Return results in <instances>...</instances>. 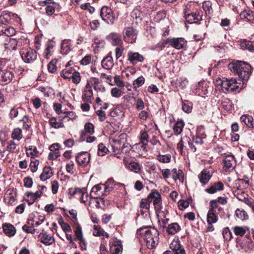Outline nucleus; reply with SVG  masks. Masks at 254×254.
<instances>
[{
    "mask_svg": "<svg viewBox=\"0 0 254 254\" xmlns=\"http://www.w3.org/2000/svg\"><path fill=\"white\" fill-rule=\"evenodd\" d=\"M137 235L144 240L149 249H152L158 245L159 233L154 227H142L137 230Z\"/></svg>",
    "mask_w": 254,
    "mask_h": 254,
    "instance_id": "1",
    "label": "nucleus"
},
{
    "mask_svg": "<svg viewBox=\"0 0 254 254\" xmlns=\"http://www.w3.org/2000/svg\"><path fill=\"white\" fill-rule=\"evenodd\" d=\"M228 67L232 72L237 74L242 79L243 84L248 80L252 73L251 65L242 61L230 63Z\"/></svg>",
    "mask_w": 254,
    "mask_h": 254,
    "instance_id": "2",
    "label": "nucleus"
},
{
    "mask_svg": "<svg viewBox=\"0 0 254 254\" xmlns=\"http://www.w3.org/2000/svg\"><path fill=\"white\" fill-rule=\"evenodd\" d=\"M20 54L22 60L25 63H32L37 59V53L35 50L22 48L20 50Z\"/></svg>",
    "mask_w": 254,
    "mask_h": 254,
    "instance_id": "3",
    "label": "nucleus"
},
{
    "mask_svg": "<svg viewBox=\"0 0 254 254\" xmlns=\"http://www.w3.org/2000/svg\"><path fill=\"white\" fill-rule=\"evenodd\" d=\"M113 182L112 179H109L105 184H99L94 186L91 191L90 195L91 198H98L105 195V192L107 189L110 190V188H107V183Z\"/></svg>",
    "mask_w": 254,
    "mask_h": 254,
    "instance_id": "4",
    "label": "nucleus"
},
{
    "mask_svg": "<svg viewBox=\"0 0 254 254\" xmlns=\"http://www.w3.org/2000/svg\"><path fill=\"white\" fill-rule=\"evenodd\" d=\"M100 16L102 19L109 24H113L115 21V16L112 10L108 6H103L100 11Z\"/></svg>",
    "mask_w": 254,
    "mask_h": 254,
    "instance_id": "5",
    "label": "nucleus"
},
{
    "mask_svg": "<svg viewBox=\"0 0 254 254\" xmlns=\"http://www.w3.org/2000/svg\"><path fill=\"white\" fill-rule=\"evenodd\" d=\"M172 251H166L163 254H186L184 247L179 240L173 241L170 245Z\"/></svg>",
    "mask_w": 254,
    "mask_h": 254,
    "instance_id": "6",
    "label": "nucleus"
},
{
    "mask_svg": "<svg viewBox=\"0 0 254 254\" xmlns=\"http://www.w3.org/2000/svg\"><path fill=\"white\" fill-rule=\"evenodd\" d=\"M148 199L150 203L153 202L156 212H159L161 209V199L160 193L157 190L152 191L149 194Z\"/></svg>",
    "mask_w": 254,
    "mask_h": 254,
    "instance_id": "7",
    "label": "nucleus"
},
{
    "mask_svg": "<svg viewBox=\"0 0 254 254\" xmlns=\"http://www.w3.org/2000/svg\"><path fill=\"white\" fill-rule=\"evenodd\" d=\"M123 36L124 41L128 43L135 42L137 38V32L132 27H127L124 30Z\"/></svg>",
    "mask_w": 254,
    "mask_h": 254,
    "instance_id": "8",
    "label": "nucleus"
},
{
    "mask_svg": "<svg viewBox=\"0 0 254 254\" xmlns=\"http://www.w3.org/2000/svg\"><path fill=\"white\" fill-rule=\"evenodd\" d=\"M6 21L3 16H0V31L8 37L14 35L16 33L15 29L6 25Z\"/></svg>",
    "mask_w": 254,
    "mask_h": 254,
    "instance_id": "9",
    "label": "nucleus"
},
{
    "mask_svg": "<svg viewBox=\"0 0 254 254\" xmlns=\"http://www.w3.org/2000/svg\"><path fill=\"white\" fill-rule=\"evenodd\" d=\"M110 252L111 254H121L123 247L121 242L116 238H112L110 240Z\"/></svg>",
    "mask_w": 254,
    "mask_h": 254,
    "instance_id": "10",
    "label": "nucleus"
},
{
    "mask_svg": "<svg viewBox=\"0 0 254 254\" xmlns=\"http://www.w3.org/2000/svg\"><path fill=\"white\" fill-rule=\"evenodd\" d=\"M210 205L211 208L207 214V223H215L218 221L216 210H215V208L217 207L216 202L215 201H210Z\"/></svg>",
    "mask_w": 254,
    "mask_h": 254,
    "instance_id": "11",
    "label": "nucleus"
},
{
    "mask_svg": "<svg viewBox=\"0 0 254 254\" xmlns=\"http://www.w3.org/2000/svg\"><path fill=\"white\" fill-rule=\"evenodd\" d=\"M223 163L224 170L225 172H230L235 168L236 161L233 155H228L223 159Z\"/></svg>",
    "mask_w": 254,
    "mask_h": 254,
    "instance_id": "12",
    "label": "nucleus"
},
{
    "mask_svg": "<svg viewBox=\"0 0 254 254\" xmlns=\"http://www.w3.org/2000/svg\"><path fill=\"white\" fill-rule=\"evenodd\" d=\"M90 154L87 152H81L76 156V161L81 167H86L90 162Z\"/></svg>",
    "mask_w": 254,
    "mask_h": 254,
    "instance_id": "13",
    "label": "nucleus"
},
{
    "mask_svg": "<svg viewBox=\"0 0 254 254\" xmlns=\"http://www.w3.org/2000/svg\"><path fill=\"white\" fill-rule=\"evenodd\" d=\"M202 18V11L200 10L194 9L190 14H187L185 19L187 22L190 23H197Z\"/></svg>",
    "mask_w": 254,
    "mask_h": 254,
    "instance_id": "14",
    "label": "nucleus"
},
{
    "mask_svg": "<svg viewBox=\"0 0 254 254\" xmlns=\"http://www.w3.org/2000/svg\"><path fill=\"white\" fill-rule=\"evenodd\" d=\"M13 76L12 70L0 69V84H7L12 80Z\"/></svg>",
    "mask_w": 254,
    "mask_h": 254,
    "instance_id": "15",
    "label": "nucleus"
},
{
    "mask_svg": "<svg viewBox=\"0 0 254 254\" xmlns=\"http://www.w3.org/2000/svg\"><path fill=\"white\" fill-rule=\"evenodd\" d=\"M213 171L210 168L203 169L198 175L200 182L203 185L207 184L212 176Z\"/></svg>",
    "mask_w": 254,
    "mask_h": 254,
    "instance_id": "16",
    "label": "nucleus"
},
{
    "mask_svg": "<svg viewBox=\"0 0 254 254\" xmlns=\"http://www.w3.org/2000/svg\"><path fill=\"white\" fill-rule=\"evenodd\" d=\"M128 61L133 65L136 64L138 62H142L144 60V57L137 52L129 51L127 55Z\"/></svg>",
    "mask_w": 254,
    "mask_h": 254,
    "instance_id": "17",
    "label": "nucleus"
},
{
    "mask_svg": "<svg viewBox=\"0 0 254 254\" xmlns=\"http://www.w3.org/2000/svg\"><path fill=\"white\" fill-rule=\"evenodd\" d=\"M224 190V184L221 181H218L211 184V185L205 190V191L209 194H213L217 191Z\"/></svg>",
    "mask_w": 254,
    "mask_h": 254,
    "instance_id": "18",
    "label": "nucleus"
},
{
    "mask_svg": "<svg viewBox=\"0 0 254 254\" xmlns=\"http://www.w3.org/2000/svg\"><path fill=\"white\" fill-rule=\"evenodd\" d=\"M167 41L172 47L178 50L183 48L186 43L184 39L182 38L168 39Z\"/></svg>",
    "mask_w": 254,
    "mask_h": 254,
    "instance_id": "19",
    "label": "nucleus"
},
{
    "mask_svg": "<svg viewBox=\"0 0 254 254\" xmlns=\"http://www.w3.org/2000/svg\"><path fill=\"white\" fill-rule=\"evenodd\" d=\"M59 148L60 144L59 143H55L50 146L49 149L51 152L49 153L48 155V158L50 160H55L60 156Z\"/></svg>",
    "mask_w": 254,
    "mask_h": 254,
    "instance_id": "20",
    "label": "nucleus"
},
{
    "mask_svg": "<svg viewBox=\"0 0 254 254\" xmlns=\"http://www.w3.org/2000/svg\"><path fill=\"white\" fill-rule=\"evenodd\" d=\"M216 84L221 87L223 92L225 93L229 92L230 79L225 78H223L222 79L219 78L216 80Z\"/></svg>",
    "mask_w": 254,
    "mask_h": 254,
    "instance_id": "21",
    "label": "nucleus"
},
{
    "mask_svg": "<svg viewBox=\"0 0 254 254\" xmlns=\"http://www.w3.org/2000/svg\"><path fill=\"white\" fill-rule=\"evenodd\" d=\"M105 44L104 40L98 37H94L92 44L94 53H98L101 49L104 47Z\"/></svg>",
    "mask_w": 254,
    "mask_h": 254,
    "instance_id": "22",
    "label": "nucleus"
},
{
    "mask_svg": "<svg viewBox=\"0 0 254 254\" xmlns=\"http://www.w3.org/2000/svg\"><path fill=\"white\" fill-rule=\"evenodd\" d=\"M94 132V126L90 123H86L84 126V129L80 132V140L81 141L85 140V138L86 134H91Z\"/></svg>",
    "mask_w": 254,
    "mask_h": 254,
    "instance_id": "23",
    "label": "nucleus"
},
{
    "mask_svg": "<svg viewBox=\"0 0 254 254\" xmlns=\"http://www.w3.org/2000/svg\"><path fill=\"white\" fill-rule=\"evenodd\" d=\"M109 42L114 46L120 45L122 41L120 35L117 33H111L107 37Z\"/></svg>",
    "mask_w": 254,
    "mask_h": 254,
    "instance_id": "24",
    "label": "nucleus"
},
{
    "mask_svg": "<svg viewBox=\"0 0 254 254\" xmlns=\"http://www.w3.org/2000/svg\"><path fill=\"white\" fill-rule=\"evenodd\" d=\"M124 162L126 167L131 171L135 173H139L140 172L141 166L139 163L135 162L128 163L125 159Z\"/></svg>",
    "mask_w": 254,
    "mask_h": 254,
    "instance_id": "25",
    "label": "nucleus"
},
{
    "mask_svg": "<svg viewBox=\"0 0 254 254\" xmlns=\"http://www.w3.org/2000/svg\"><path fill=\"white\" fill-rule=\"evenodd\" d=\"M103 68L107 70L111 69L114 66L113 58L110 56H108L103 59L101 62Z\"/></svg>",
    "mask_w": 254,
    "mask_h": 254,
    "instance_id": "26",
    "label": "nucleus"
},
{
    "mask_svg": "<svg viewBox=\"0 0 254 254\" xmlns=\"http://www.w3.org/2000/svg\"><path fill=\"white\" fill-rule=\"evenodd\" d=\"M10 43H11L13 46L11 47L12 50H16L17 46L21 47L22 46H27V40L24 39H19L16 40L15 39L10 38Z\"/></svg>",
    "mask_w": 254,
    "mask_h": 254,
    "instance_id": "27",
    "label": "nucleus"
},
{
    "mask_svg": "<svg viewBox=\"0 0 254 254\" xmlns=\"http://www.w3.org/2000/svg\"><path fill=\"white\" fill-rule=\"evenodd\" d=\"M71 50L70 41L66 39L63 40L61 44V53L64 55H67Z\"/></svg>",
    "mask_w": 254,
    "mask_h": 254,
    "instance_id": "28",
    "label": "nucleus"
},
{
    "mask_svg": "<svg viewBox=\"0 0 254 254\" xmlns=\"http://www.w3.org/2000/svg\"><path fill=\"white\" fill-rule=\"evenodd\" d=\"M40 237H41V242L47 246L51 245L55 242V239L47 233H41Z\"/></svg>",
    "mask_w": 254,
    "mask_h": 254,
    "instance_id": "29",
    "label": "nucleus"
},
{
    "mask_svg": "<svg viewBox=\"0 0 254 254\" xmlns=\"http://www.w3.org/2000/svg\"><path fill=\"white\" fill-rule=\"evenodd\" d=\"M171 172L172 174V178L175 181L179 180L181 183L184 182V173L182 170L174 168Z\"/></svg>",
    "mask_w": 254,
    "mask_h": 254,
    "instance_id": "30",
    "label": "nucleus"
},
{
    "mask_svg": "<svg viewBox=\"0 0 254 254\" xmlns=\"http://www.w3.org/2000/svg\"><path fill=\"white\" fill-rule=\"evenodd\" d=\"M181 230V227L177 223H172L169 224L167 228V232L171 235H174L179 232Z\"/></svg>",
    "mask_w": 254,
    "mask_h": 254,
    "instance_id": "31",
    "label": "nucleus"
},
{
    "mask_svg": "<svg viewBox=\"0 0 254 254\" xmlns=\"http://www.w3.org/2000/svg\"><path fill=\"white\" fill-rule=\"evenodd\" d=\"M49 123L51 127L56 129L64 127V125L63 122L61 120L58 121L57 119L55 117L51 118L49 120Z\"/></svg>",
    "mask_w": 254,
    "mask_h": 254,
    "instance_id": "32",
    "label": "nucleus"
},
{
    "mask_svg": "<svg viewBox=\"0 0 254 254\" xmlns=\"http://www.w3.org/2000/svg\"><path fill=\"white\" fill-rule=\"evenodd\" d=\"M3 230L4 233L9 237L14 236L16 233L15 227L10 224H4L3 226Z\"/></svg>",
    "mask_w": 254,
    "mask_h": 254,
    "instance_id": "33",
    "label": "nucleus"
},
{
    "mask_svg": "<svg viewBox=\"0 0 254 254\" xmlns=\"http://www.w3.org/2000/svg\"><path fill=\"white\" fill-rule=\"evenodd\" d=\"M26 153L28 156L31 158H34L35 157H38L39 155V151L37 150L35 146H29L26 148Z\"/></svg>",
    "mask_w": 254,
    "mask_h": 254,
    "instance_id": "34",
    "label": "nucleus"
},
{
    "mask_svg": "<svg viewBox=\"0 0 254 254\" xmlns=\"http://www.w3.org/2000/svg\"><path fill=\"white\" fill-rule=\"evenodd\" d=\"M35 222L33 219L29 218L27 221V223L29 226L24 225L22 226V229L23 231L27 233L34 234L35 232L34 229V222Z\"/></svg>",
    "mask_w": 254,
    "mask_h": 254,
    "instance_id": "35",
    "label": "nucleus"
},
{
    "mask_svg": "<svg viewBox=\"0 0 254 254\" xmlns=\"http://www.w3.org/2000/svg\"><path fill=\"white\" fill-rule=\"evenodd\" d=\"M82 99L84 102L91 103L93 100V93L92 90H84Z\"/></svg>",
    "mask_w": 254,
    "mask_h": 254,
    "instance_id": "36",
    "label": "nucleus"
},
{
    "mask_svg": "<svg viewBox=\"0 0 254 254\" xmlns=\"http://www.w3.org/2000/svg\"><path fill=\"white\" fill-rule=\"evenodd\" d=\"M230 90L229 92L234 91H239L242 87L240 86V84L237 82L235 78L230 79Z\"/></svg>",
    "mask_w": 254,
    "mask_h": 254,
    "instance_id": "37",
    "label": "nucleus"
},
{
    "mask_svg": "<svg viewBox=\"0 0 254 254\" xmlns=\"http://www.w3.org/2000/svg\"><path fill=\"white\" fill-rule=\"evenodd\" d=\"M52 175L53 173L51 171V168L50 167H45L40 178L42 181H45L50 178Z\"/></svg>",
    "mask_w": 254,
    "mask_h": 254,
    "instance_id": "38",
    "label": "nucleus"
},
{
    "mask_svg": "<svg viewBox=\"0 0 254 254\" xmlns=\"http://www.w3.org/2000/svg\"><path fill=\"white\" fill-rule=\"evenodd\" d=\"M75 71V69L72 67H67L65 69L62 71L61 76L64 79H70Z\"/></svg>",
    "mask_w": 254,
    "mask_h": 254,
    "instance_id": "39",
    "label": "nucleus"
},
{
    "mask_svg": "<svg viewBox=\"0 0 254 254\" xmlns=\"http://www.w3.org/2000/svg\"><path fill=\"white\" fill-rule=\"evenodd\" d=\"M182 100V110L187 113H190L192 109L193 104L189 100Z\"/></svg>",
    "mask_w": 254,
    "mask_h": 254,
    "instance_id": "40",
    "label": "nucleus"
},
{
    "mask_svg": "<svg viewBox=\"0 0 254 254\" xmlns=\"http://www.w3.org/2000/svg\"><path fill=\"white\" fill-rule=\"evenodd\" d=\"M109 115L113 118H122L124 115V113L121 107H117L113 109L110 113Z\"/></svg>",
    "mask_w": 254,
    "mask_h": 254,
    "instance_id": "41",
    "label": "nucleus"
},
{
    "mask_svg": "<svg viewBox=\"0 0 254 254\" xmlns=\"http://www.w3.org/2000/svg\"><path fill=\"white\" fill-rule=\"evenodd\" d=\"M158 161L163 163H168L171 162V155L169 154L163 155L159 153L156 156Z\"/></svg>",
    "mask_w": 254,
    "mask_h": 254,
    "instance_id": "42",
    "label": "nucleus"
},
{
    "mask_svg": "<svg viewBox=\"0 0 254 254\" xmlns=\"http://www.w3.org/2000/svg\"><path fill=\"white\" fill-rule=\"evenodd\" d=\"M184 127V123L183 121L176 122L173 127V131L176 135L180 134L183 129Z\"/></svg>",
    "mask_w": 254,
    "mask_h": 254,
    "instance_id": "43",
    "label": "nucleus"
},
{
    "mask_svg": "<svg viewBox=\"0 0 254 254\" xmlns=\"http://www.w3.org/2000/svg\"><path fill=\"white\" fill-rule=\"evenodd\" d=\"M104 199L99 197L98 198H91L90 203L94 204L96 208H102L104 206Z\"/></svg>",
    "mask_w": 254,
    "mask_h": 254,
    "instance_id": "44",
    "label": "nucleus"
},
{
    "mask_svg": "<svg viewBox=\"0 0 254 254\" xmlns=\"http://www.w3.org/2000/svg\"><path fill=\"white\" fill-rule=\"evenodd\" d=\"M241 16H243L248 21H254V12L251 10H245L241 13Z\"/></svg>",
    "mask_w": 254,
    "mask_h": 254,
    "instance_id": "45",
    "label": "nucleus"
},
{
    "mask_svg": "<svg viewBox=\"0 0 254 254\" xmlns=\"http://www.w3.org/2000/svg\"><path fill=\"white\" fill-rule=\"evenodd\" d=\"M248 230V228L246 226H235L233 228V231L236 235L242 236L245 235Z\"/></svg>",
    "mask_w": 254,
    "mask_h": 254,
    "instance_id": "46",
    "label": "nucleus"
},
{
    "mask_svg": "<svg viewBox=\"0 0 254 254\" xmlns=\"http://www.w3.org/2000/svg\"><path fill=\"white\" fill-rule=\"evenodd\" d=\"M22 130L21 128L17 127L13 129L11 133V137L13 139L19 141L22 138Z\"/></svg>",
    "mask_w": 254,
    "mask_h": 254,
    "instance_id": "47",
    "label": "nucleus"
},
{
    "mask_svg": "<svg viewBox=\"0 0 254 254\" xmlns=\"http://www.w3.org/2000/svg\"><path fill=\"white\" fill-rule=\"evenodd\" d=\"M235 214L237 217L241 220H247L249 217L246 211L243 210H240V209H236Z\"/></svg>",
    "mask_w": 254,
    "mask_h": 254,
    "instance_id": "48",
    "label": "nucleus"
},
{
    "mask_svg": "<svg viewBox=\"0 0 254 254\" xmlns=\"http://www.w3.org/2000/svg\"><path fill=\"white\" fill-rule=\"evenodd\" d=\"M123 146L122 141L119 139H114L113 143L112 144L113 149L115 153H119L120 152Z\"/></svg>",
    "mask_w": 254,
    "mask_h": 254,
    "instance_id": "49",
    "label": "nucleus"
},
{
    "mask_svg": "<svg viewBox=\"0 0 254 254\" xmlns=\"http://www.w3.org/2000/svg\"><path fill=\"white\" fill-rule=\"evenodd\" d=\"M145 83V78L143 76H140L134 80L133 82L134 89H137L143 85Z\"/></svg>",
    "mask_w": 254,
    "mask_h": 254,
    "instance_id": "50",
    "label": "nucleus"
},
{
    "mask_svg": "<svg viewBox=\"0 0 254 254\" xmlns=\"http://www.w3.org/2000/svg\"><path fill=\"white\" fill-rule=\"evenodd\" d=\"M238 199L243 202L246 204L248 205L250 208H252L253 212H254V199L252 198H248L244 197V199L240 198L238 197Z\"/></svg>",
    "mask_w": 254,
    "mask_h": 254,
    "instance_id": "51",
    "label": "nucleus"
},
{
    "mask_svg": "<svg viewBox=\"0 0 254 254\" xmlns=\"http://www.w3.org/2000/svg\"><path fill=\"white\" fill-rule=\"evenodd\" d=\"M6 149L10 152L14 153L17 150V144L13 140H9L7 142Z\"/></svg>",
    "mask_w": 254,
    "mask_h": 254,
    "instance_id": "52",
    "label": "nucleus"
},
{
    "mask_svg": "<svg viewBox=\"0 0 254 254\" xmlns=\"http://www.w3.org/2000/svg\"><path fill=\"white\" fill-rule=\"evenodd\" d=\"M188 81L186 77H181L177 79L176 84L181 89L186 88L188 85Z\"/></svg>",
    "mask_w": 254,
    "mask_h": 254,
    "instance_id": "53",
    "label": "nucleus"
},
{
    "mask_svg": "<svg viewBox=\"0 0 254 254\" xmlns=\"http://www.w3.org/2000/svg\"><path fill=\"white\" fill-rule=\"evenodd\" d=\"M57 63L56 59H53L48 64V71L51 73H55L57 69Z\"/></svg>",
    "mask_w": 254,
    "mask_h": 254,
    "instance_id": "54",
    "label": "nucleus"
},
{
    "mask_svg": "<svg viewBox=\"0 0 254 254\" xmlns=\"http://www.w3.org/2000/svg\"><path fill=\"white\" fill-rule=\"evenodd\" d=\"M222 235L225 241H229L232 238V234L228 227L223 229Z\"/></svg>",
    "mask_w": 254,
    "mask_h": 254,
    "instance_id": "55",
    "label": "nucleus"
},
{
    "mask_svg": "<svg viewBox=\"0 0 254 254\" xmlns=\"http://www.w3.org/2000/svg\"><path fill=\"white\" fill-rule=\"evenodd\" d=\"M58 222H59V223L60 224V225H61V228H62L64 232L66 233V232H71V229L70 226L67 223H65V222H64V220H63V218H61L59 220Z\"/></svg>",
    "mask_w": 254,
    "mask_h": 254,
    "instance_id": "56",
    "label": "nucleus"
},
{
    "mask_svg": "<svg viewBox=\"0 0 254 254\" xmlns=\"http://www.w3.org/2000/svg\"><path fill=\"white\" fill-rule=\"evenodd\" d=\"M241 121L244 123L247 126H252L253 118L248 115H243L240 118Z\"/></svg>",
    "mask_w": 254,
    "mask_h": 254,
    "instance_id": "57",
    "label": "nucleus"
},
{
    "mask_svg": "<svg viewBox=\"0 0 254 254\" xmlns=\"http://www.w3.org/2000/svg\"><path fill=\"white\" fill-rule=\"evenodd\" d=\"M139 206L141 209L148 210L150 207V201L148 198H143L141 200Z\"/></svg>",
    "mask_w": 254,
    "mask_h": 254,
    "instance_id": "58",
    "label": "nucleus"
},
{
    "mask_svg": "<svg viewBox=\"0 0 254 254\" xmlns=\"http://www.w3.org/2000/svg\"><path fill=\"white\" fill-rule=\"evenodd\" d=\"M185 140L188 143L190 151L192 152H195L196 151V147L194 144V143L192 141V139H191L189 137L186 136H185Z\"/></svg>",
    "mask_w": 254,
    "mask_h": 254,
    "instance_id": "59",
    "label": "nucleus"
},
{
    "mask_svg": "<svg viewBox=\"0 0 254 254\" xmlns=\"http://www.w3.org/2000/svg\"><path fill=\"white\" fill-rule=\"evenodd\" d=\"M194 9L193 3H188L186 5L184 8V17L187 16V14H190L192 10Z\"/></svg>",
    "mask_w": 254,
    "mask_h": 254,
    "instance_id": "60",
    "label": "nucleus"
},
{
    "mask_svg": "<svg viewBox=\"0 0 254 254\" xmlns=\"http://www.w3.org/2000/svg\"><path fill=\"white\" fill-rule=\"evenodd\" d=\"M108 151V149L105 147L103 143H100L98 145V155L103 156L107 153Z\"/></svg>",
    "mask_w": 254,
    "mask_h": 254,
    "instance_id": "61",
    "label": "nucleus"
},
{
    "mask_svg": "<svg viewBox=\"0 0 254 254\" xmlns=\"http://www.w3.org/2000/svg\"><path fill=\"white\" fill-rule=\"evenodd\" d=\"M38 165L39 161L38 160L36 159L35 158H31L30 167L32 172H35L37 170Z\"/></svg>",
    "mask_w": 254,
    "mask_h": 254,
    "instance_id": "62",
    "label": "nucleus"
},
{
    "mask_svg": "<svg viewBox=\"0 0 254 254\" xmlns=\"http://www.w3.org/2000/svg\"><path fill=\"white\" fill-rule=\"evenodd\" d=\"M124 93L120 89L115 87L111 89V94L113 97L119 98Z\"/></svg>",
    "mask_w": 254,
    "mask_h": 254,
    "instance_id": "63",
    "label": "nucleus"
},
{
    "mask_svg": "<svg viewBox=\"0 0 254 254\" xmlns=\"http://www.w3.org/2000/svg\"><path fill=\"white\" fill-rule=\"evenodd\" d=\"M135 108L137 110H142L145 107L143 101L140 98H137L135 102Z\"/></svg>",
    "mask_w": 254,
    "mask_h": 254,
    "instance_id": "64",
    "label": "nucleus"
}]
</instances>
